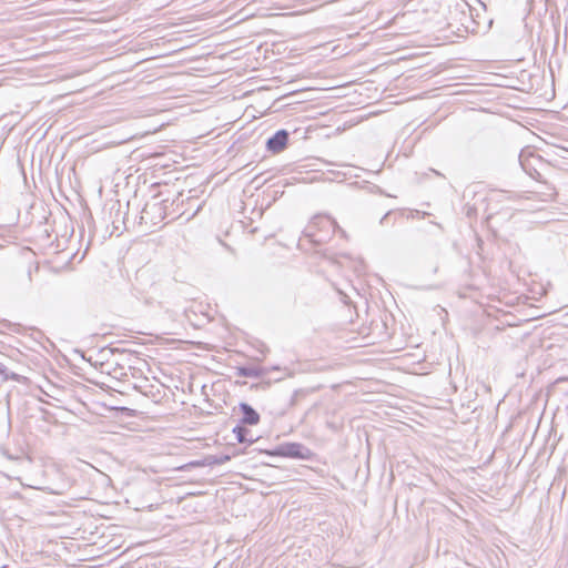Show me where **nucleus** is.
I'll use <instances>...</instances> for the list:
<instances>
[{
    "label": "nucleus",
    "instance_id": "f257e3e1",
    "mask_svg": "<svg viewBox=\"0 0 568 568\" xmlns=\"http://www.w3.org/2000/svg\"><path fill=\"white\" fill-rule=\"evenodd\" d=\"M337 226L336 222L328 216L316 215L305 227L303 235L314 245H322L328 239L332 231Z\"/></svg>",
    "mask_w": 568,
    "mask_h": 568
},
{
    "label": "nucleus",
    "instance_id": "f03ea898",
    "mask_svg": "<svg viewBox=\"0 0 568 568\" xmlns=\"http://www.w3.org/2000/svg\"><path fill=\"white\" fill-rule=\"evenodd\" d=\"M272 456L291 457L298 459H308L311 450L300 443H286L277 446L274 450L268 452Z\"/></svg>",
    "mask_w": 568,
    "mask_h": 568
},
{
    "label": "nucleus",
    "instance_id": "7ed1b4c3",
    "mask_svg": "<svg viewBox=\"0 0 568 568\" xmlns=\"http://www.w3.org/2000/svg\"><path fill=\"white\" fill-rule=\"evenodd\" d=\"M449 13L450 19L457 23H460L466 30H474L473 26L476 23V21L471 16V8L466 1L460 0L456 2L455 6L452 7Z\"/></svg>",
    "mask_w": 568,
    "mask_h": 568
},
{
    "label": "nucleus",
    "instance_id": "20e7f679",
    "mask_svg": "<svg viewBox=\"0 0 568 568\" xmlns=\"http://www.w3.org/2000/svg\"><path fill=\"white\" fill-rule=\"evenodd\" d=\"M9 379L18 383H23L27 381V377L14 369L13 363L10 359V357L0 353V384Z\"/></svg>",
    "mask_w": 568,
    "mask_h": 568
},
{
    "label": "nucleus",
    "instance_id": "39448f33",
    "mask_svg": "<svg viewBox=\"0 0 568 568\" xmlns=\"http://www.w3.org/2000/svg\"><path fill=\"white\" fill-rule=\"evenodd\" d=\"M165 217V212L162 203L155 202L151 204H146L141 212V220L145 223H152L156 225Z\"/></svg>",
    "mask_w": 568,
    "mask_h": 568
},
{
    "label": "nucleus",
    "instance_id": "423d86ee",
    "mask_svg": "<svg viewBox=\"0 0 568 568\" xmlns=\"http://www.w3.org/2000/svg\"><path fill=\"white\" fill-rule=\"evenodd\" d=\"M287 142L288 132L286 130H278L267 139L266 148L273 153H280L286 148Z\"/></svg>",
    "mask_w": 568,
    "mask_h": 568
},
{
    "label": "nucleus",
    "instance_id": "0eeeda50",
    "mask_svg": "<svg viewBox=\"0 0 568 568\" xmlns=\"http://www.w3.org/2000/svg\"><path fill=\"white\" fill-rule=\"evenodd\" d=\"M239 409L242 414L241 423L243 425L254 426L260 423V414L247 403H240Z\"/></svg>",
    "mask_w": 568,
    "mask_h": 568
},
{
    "label": "nucleus",
    "instance_id": "6e6552de",
    "mask_svg": "<svg viewBox=\"0 0 568 568\" xmlns=\"http://www.w3.org/2000/svg\"><path fill=\"white\" fill-rule=\"evenodd\" d=\"M0 454L8 460H12V462H17V463L31 464V462H32L31 457L22 448H19L14 453H12V452H10V449L8 447L1 446Z\"/></svg>",
    "mask_w": 568,
    "mask_h": 568
},
{
    "label": "nucleus",
    "instance_id": "1a4fd4ad",
    "mask_svg": "<svg viewBox=\"0 0 568 568\" xmlns=\"http://www.w3.org/2000/svg\"><path fill=\"white\" fill-rule=\"evenodd\" d=\"M233 433L239 443L241 444H253L257 438L248 437L250 430L242 425H237L233 428Z\"/></svg>",
    "mask_w": 568,
    "mask_h": 568
},
{
    "label": "nucleus",
    "instance_id": "9d476101",
    "mask_svg": "<svg viewBox=\"0 0 568 568\" xmlns=\"http://www.w3.org/2000/svg\"><path fill=\"white\" fill-rule=\"evenodd\" d=\"M236 375L241 377H261L263 374L262 368L255 366H240L236 368Z\"/></svg>",
    "mask_w": 568,
    "mask_h": 568
},
{
    "label": "nucleus",
    "instance_id": "9b49d317",
    "mask_svg": "<svg viewBox=\"0 0 568 568\" xmlns=\"http://www.w3.org/2000/svg\"><path fill=\"white\" fill-rule=\"evenodd\" d=\"M134 388L140 390L146 397L152 398L154 402H159L161 398V390L159 388H154L153 385H149L148 389L142 385H135Z\"/></svg>",
    "mask_w": 568,
    "mask_h": 568
},
{
    "label": "nucleus",
    "instance_id": "f8f14e48",
    "mask_svg": "<svg viewBox=\"0 0 568 568\" xmlns=\"http://www.w3.org/2000/svg\"><path fill=\"white\" fill-rule=\"evenodd\" d=\"M230 459H231L230 455H221L219 457H213V460L211 462V464L222 465V464H225L226 462H229Z\"/></svg>",
    "mask_w": 568,
    "mask_h": 568
},
{
    "label": "nucleus",
    "instance_id": "ddd939ff",
    "mask_svg": "<svg viewBox=\"0 0 568 568\" xmlns=\"http://www.w3.org/2000/svg\"><path fill=\"white\" fill-rule=\"evenodd\" d=\"M11 429V420H10V409L7 408V433H9Z\"/></svg>",
    "mask_w": 568,
    "mask_h": 568
},
{
    "label": "nucleus",
    "instance_id": "4468645a",
    "mask_svg": "<svg viewBox=\"0 0 568 568\" xmlns=\"http://www.w3.org/2000/svg\"><path fill=\"white\" fill-rule=\"evenodd\" d=\"M523 158H524V153L521 152L520 155H519V162H520V165L523 166V169L525 171H527V168H526V164H525Z\"/></svg>",
    "mask_w": 568,
    "mask_h": 568
},
{
    "label": "nucleus",
    "instance_id": "2eb2a0df",
    "mask_svg": "<svg viewBox=\"0 0 568 568\" xmlns=\"http://www.w3.org/2000/svg\"><path fill=\"white\" fill-rule=\"evenodd\" d=\"M339 294L342 295L341 300L343 301V303L348 304V296L343 292H339Z\"/></svg>",
    "mask_w": 568,
    "mask_h": 568
}]
</instances>
